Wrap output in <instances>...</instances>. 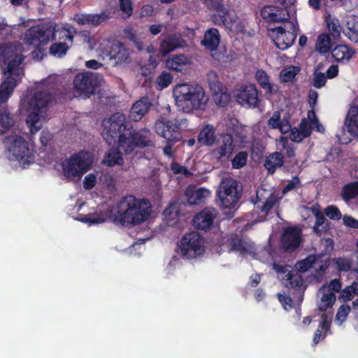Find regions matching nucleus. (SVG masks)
Instances as JSON below:
<instances>
[{
  "label": "nucleus",
  "mask_w": 358,
  "mask_h": 358,
  "mask_svg": "<svg viewBox=\"0 0 358 358\" xmlns=\"http://www.w3.org/2000/svg\"><path fill=\"white\" fill-rule=\"evenodd\" d=\"M210 192L205 188L194 189V187H189L185 191V196L189 204H197L203 201L206 198L208 197Z\"/></svg>",
  "instance_id": "33"
},
{
  "label": "nucleus",
  "mask_w": 358,
  "mask_h": 358,
  "mask_svg": "<svg viewBox=\"0 0 358 358\" xmlns=\"http://www.w3.org/2000/svg\"><path fill=\"white\" fill-rule=\"evenodd\" d=\"M234 145L231 134H222L217 141L216 146L211 150L212 157L220 161H224L233 153Z\"/></svg>",
  "instance_id": "22"
},
{
  "label": "nucleus",
  "mask_w": 358,
  "mask_h": 358,
  "mask_svg": "<svg viewBox=\"0 0 358 358\" xmlns=\"http://www.w3.org/2000/svg\"><path fill=\"white\" fill-rule=\"evenodd\" d=\"M103 40L99 41L98 38L96 36H90L85 35L84 36V42L87 44L88 47L90 49H94L96 48V44L101 43ZM100 44H99V45Z\"/></svg>",
  "instance_id": "60"
},
{
  "label": "nucleus",
  "mask_w": 358,
  "mask_h": 358,
  "mask_svg": "<svg viewBox=\"0 0 358 358\" xmlns=\"http://www.w3.org/2000/svg\"><path fill=\"white\" fill-rule=\"evenodd\" d=\"M119 6L124 17L127 18L132 15L133 6L131 0H118Z\"/></svg>",
  "instance_id": "53"
},
{
  "label": "nucleus",
  "mask_w": 358,
  "mask_h": 358,
  "mask_svg": "<svg viewBox=\"0 0 358 358\" xmlns=\"http://www.w3.org/2000/svg\"><path fill=\"white\" fill-rule=\"evenodd\" d=\"M300 241L301 231L299 229L288 227L284 230L281 243L285 249L292 251L299 245Z\"/></svg>",
  "instance_id": "26"
},
{
  "label": "nucleus",
  "mask_w": 358,
  "mask_h": 358,
  "mask_svg": "<svg viewBox=\"0 0 358 358\" xmlns=\"http://www.w3.org/2000/svg\"><path fill=\"white\" fill-rule=\"evenodd\" d=\"M150 136L151 132L147 128H143L136 132H131L129 129L117 138L118 149L129 154L134 151L136 148L150 146L152 145Z\"/></svg>",
  "instance_id": "11"
},
{
  "label": "nucleus",
  "mask_w": 358,
  "mask_h": 358,
  "mask_svg": "<svg viewBox=\"0 0 358 358\" xmlns=\"http://www.w3.org/2000/svg\"><path fill=\"white\" fill-rule=\"evenodd\" d=\"M71 45L62 42L53 43L50 48V53L54 57H62L66 54Z\"/></svg>",
  "instance_id": "50"
},
{
  "label": "nucleus",
  "mask_w": 358,
  "mask_h": 358,
  "mask_svg": "<svg viewBox=\"0 0 358 358\" xmlns=\"http://www.w3.org/2000/svg\"><path fill=\"white\" fill-rule=\"evenodd\" d=\"M343 224L348 227L357 229L358 220L350 215H344L343 217Z\"/></svg>",
  "instance_id": "63"
},
{
  "label": "nucleus",
  "mask_w": 358,
  "mask_h": 358,
  "mask_svg": "<svg viewBox=\"0 0 358 358\" xmlns=\"http://www.w3.org/2000/svg\"><path fill=\"white\" fill-rule=\"evenodd\" d=\"M268 124L272 129H278L282 134H286L290 131L289 138L295 142H301L303 138L309 136L313 129H316L320 133H324L325 130L317 118L313 110L308 111L307 118L302 120L299 128L294 127L291 129L289 121L285 119H280L279 111L273 113L268 121Z\"/></svg>",
  "instance_id": "5"
},
{
  "label": "nucleus",
  "mask_w": 358,
  "mask_h": 358,
  "mask_svg": "<svg viewBox=\"0 0 358 358\" xmlns=\"http://www.w3.org/2000/svg\"><path fill=\"white\" fill-rule=\"evenodd\" d=\"M108 18L106 13L100 14L78 13L74 15V20L80 25L97 26Z\"/></svg>",
  "instance_id": "29"
},
{
  "label": "nucleus",
  "mask_w": 358,
  "mask_h": 358,
  "mask_svg": "<svg viewBox=\"0 0 358 358\" xmlns=\"http://www.w3.org/2000/svg\"><path fill=\"white\" fill-rule=\"evenodd\" d=\"M295 15V10L292 8L289 10L281 9L273 6H266L261 10L262 17L268 22H287Z\"/></svg>",
  "instance_id": "23"
},
{
  "label": "nucleus",
  "mask_w": 358,
  "mask_h": 358,
  "mask_svg": "<svg viewBox=\"0 0 358 358\" xmlns=\"http://www.w3.org/2000/svg\"><path fill=\"white\" fill-rule=\"evenodd\" d=\"M299 29V24L295 16L285 22L283 27L272 29L273 40L276 47L281 50L289 48L294 43Z\"/></svg>",
  "instance_id": "12"
},
{
  "label": "nucleus",
  "mask_w": 358,
  "mask_h": 358,
  "mask_svg": "<svg viewBox=\"0 0 358 358\" xmlns=\"http://www.w3.org/2000/svg\"><path fill=\"white\" fill-rule=\"evenodd\" d=\"M180 255L185 259H194L203 255L204 242L197 232H190L182 236L178 245Z\"/></svg>",
  "instance_id": "14"
},
{
  "label": "nucleus",
  "mask_w": 358,
  "mask_h": 358,
  "mask_svg": "<svg viewBox=\"0 0 358 358\" xmlns=\"http://www.w3.org/2000/svg\"><path fill=\"white\" fill-rule=\"evenodd\" d=\"M122 157L120 151L114 149L110 150L105 155L103 163L108 166L121 165L122 164Z\"/></svg>",
  "instance_id": "46"
},
{
  "label": "nucleus",
  "mask_w": 358,
  "mask_h": 358,
  "mask_svg": "<svg viewBox=\"0 0 358 358\" xmlns=\"http://www.w3.org/2000/svg\"><path fill=\"white\" fill-rule=\"evenodd\" d=\"M156 133L166 141H180L178 126L171 121L157 120L155 124Z\"/></svg>",
  "instance_id": "24"
},
{
  "label": "nucleus",
  "mask_w": 358,
  "mask_h": 358,
  "mask_svg": "<svg viewBox=\"0 0 358 358\" xmlns=\"http://www.w3.org/2000/svg\"><path fill=\"white\" fill-rule=\"evenodd\" d=\"M326 23L331 36L335 39L340 37L342 27L339 23V20L335 16L328 15L326 17Z\"/></svg>",
  "instance_id": "44"
},
{
  "label": "nucleus",
  "mask_w": 358,
  "mask_h": 358,
  "mask_svg": "<svg viewBox=\"0 0 358 358\" xmlns=\"http://www.w3.org/2000/svg\"><path fill=\"white\" fill-rule=\"evenodd\" d=\"M182 46L183 41L180 39L179 36L176 34L170 35L166 36L161 42L160 52L165 55Z\"/></svg>",
  "instance_id": "32"
},
{
  "label": "nucleus",
  "mask_w": 358,
  "mask_h": 358,
  "mask_svg": "<svg viewBox=\"0 0 358 358\" xmlns=\"http://www.w3.org/2000/svg\"><path fill=\"white\" fill-rule=\"evenodd\" d=\"M52 100L47 92H29L21 101V109L28 113L27 124L31 134L37 133L48 120L47 108Z\"/></svg>",
  "instance_id": "4"
},
{
  "label": "nucleus",
  "mask_w": 358,
  "mask_h": 358,
  "mask_svg": "<svg viewBox=\"0 0 358 358\" xmlns=\"http://www.w3.org/2000/svg\"><path fill=\"white\" fill-rule=\"evenodd\" d=\"M327 81V76L322 73L317 72V69L315 70L313 76V85L317 88H320L324 86Z\"/></svg>",
  "instance_id": "56"
},
{
  "label": "nucleus",
  "mask_w": 358,
  "mask_h": 358,
  "mask_svg": "<svg viewBox=\"0 0 358 358\" xmlns=\"http://www.w3.org/2000/svg\"><path fill=\"white\" fill-rule=\"evenodd\" d=\"M164 220L169 226L175 225L178 220V206L177 203H171L164 211Z\"/></svg>",
  "instance_id": "40"
},
{
  "label": "nucleus",
  "mask_w": 358,
  "mask_h": 358,
  "mask_svg": "<svg viewBox=\"0 0 358 358\" xmlns=\"http://www.w3.org/2000/svg\"><path fill=\"white\" fill-rule=\"evenodd\" d=\"M321 319L319 327L314 333L313 345H316L321 340L324 339L330 330L332 320L330 315H321Z\"/></svg>",
  "instance_id": "31"
},
{
  "label": "nucleus",
  "mask_w": 358,
  "mask_h": 358,
  "mask_svg": "<svg viewBox=\"0 0 358 358\" xmlns=\"http://www.w3.org/2000/svg\"><path fill=\"white\" fill-rule=\"evenodd\" d=\"M173 96L177 108L187 113L205 110L209 101L203 87L196 83L176 85L173 88Z\"/></svg>",
  "instance_id": "3"
},
{
  "label": "nucleus",
  "mask_w": 358,
  "mask_h": 358,
  "mask_svg": "<svg viewBox=\"0 0 358 358\" xmlns=\"http://www.w3.org/2000/svg\"><path fill=\"white\" fill-rule=\"evenodd\" d=\"M98 173H92L87 174L83 181V187L85 189H92L97 182Z\"/></svg>",
  "instance_id": "54"
},
{
  "label": "nucleus",
  "mask_w": 358,
  "mask_h": 358,
  "mask_svg": "<svg viewBox=\"0 0 358 358\" xmlns=\"http://www.w3.org/2000/svg\"><path fill=\"white\" fill-rule=\"evenodd\" d=\"M207 81L214 103L220 107L227 106L230 101L231 96L227 87L220 82L217 73L210 71L207 74Z\"/></svg>",
  "instance_id": "19"
},
{
  "label": "nucleus",
  "mask_w": 358,
  "mask_h": 358,
  "mask_svg": "<svg viewBox=\"0 0 358 358\" xmlns=\"http://www.w3.org/2000/svg\"><path fill=\"white\" fill-rule=\"evenodd\" d=\"M248 155L245 152H238L231 160V164L234 169H240L246 164Z\"/></svg>",
  "instance_id": "52"
},
{
  "label": "nucleus",
  "mask_w": 358,
  "mask_h": 358,
  "mask_svg": "<svg viewBox=\"0 0 358 358\" xmlns=\"http://www.w3.org/2000/svg\"><path fill=\"white\" fill-rule=\"evenodd\" d=\"M150 102L148 99H141L134 103L129 113V119L138 122L146 114L150 107Z\"/></svg>",
  "instance_id": "30"
},
{
  "label": "nucleus",
  "mask_w": 358,
  "mask_h": 358,
  "mask_svg": "<svg viewBox=\"0 0 358 358\" xmlns=\"http://www.w3.org/2000/svg\"><path fill=\"white\" fill-rule=\"evenodd\" d=\"M336 301V295L330 292L326 285H324L317 294V306L320 311H326Z\"/></svg>",
  "instance_id": "28"
},
{
  "label": "nucleus",
  "mask_w": 358,
  "mask_h": 358,
  "mask_svg": "<svg viewBox=\"0 0 358 358\" xmlns=\"http://www.w3.org/2000/svg\"><path fill=\"white\" fill-rule=\"evenodd\" d=\"M355 295L358 296V282L356 281L341 291L338 300L342 302H350Z\"/></svg>",
  "instance_id": "41"
},
{
  "label": "nucleus",
  "mask_w": 358,
  "mask_h": 358,
  "mask_svg": "<svg viewBox=\"0 0 358 358\" xmlns=\"http://www.w3.org/2000/svg\"><path fill=\"white\" fill-rule=\"evenodd\" d=\"M341 196L345 202L358 197V181L350 182L344 185L341 191Z\"/></svg>",
  "instance_id": "43"
},
{
  "label": "nucleus",
  "mask_w": 358,
  "mask_h": 358,
  "mask_svg": "<svg viewBox=\"0 0 358 358\" xmlns=\"http://www.w3.org/2000/svg\"><path fill=\"white\" fill-rule=\"evenodd\" d=\"M345 26L352 34H358V17L348 15L345 18Z\"/></svg>",
  "instance_id": "51"
},
{
  "label": "nucleus",
  "mask_w": 358,
  "mask_h": 358,
  "mask_svg": "<svg viewBox=\"0 0 358 358\" xmlns=\"http://www.w3.org/2000/svg\"><path fill=\"white\" fill-rule=\"evenodd\" d=\"M235 250L240 251L243 254L253 255V247L251 245H246V243L238 241V245L236 246Z\"/></svg>",
  "instance_id": "61"
},
{
  "label": "nucleus",
  "mask_w": 358,
  "mask_h": 358,
  "mask_svg": "<svg viewBox=\"0 0 358 358\" xmlns=\"http://www.w3.org/2000/svg\"><path fill=\"white\" fill-rule=\"evenodd\" d=\"M324 213L327 217L331 220H338L341 218V213L339 209L334 206H330L324 209Z\"/></svg>",
  "instance_id": "55"
},
{
  "label": "nucleus",
  "mask_w": 358,
  "mask_h": 358,
  "mask_svg": "<svg viewBox=\"0 0 358 358\" xmlns=\"http://www.w3.org/2000/svg\"><path fill=\"white\" fill-rule=\"evenodd\" d=\"M355 52L346 45H338L331 51L333 57L341 62H348L354 56Z\"/></svg>",
  "instance_id": "36"
},
{
  "label": "nucleus",
  "mask_w": 358,
  "mask_h": 358,
  "mask_svg": "<svg viewBox=\"0 0 358 358\" xmlns=\"http://www.w3.org/2000/svg\"><path fill=\"white\" fill-rule=\"evenodd\" d=\"M227 130L231 135L234 134L238 138L241 143H245L247 138L246 127L239 123L235 118L229 119L226 123Z\"/></svg>",
  "instance_id": "34"
},
{
  "label": "nucleus",
  "mask_w": 358,
  "mask_h": 358,
  "mask_svg": "<svg viewBox=\"0 0 358 358\" xmlns=\"http://www.w3.org/2000/svg\"><path fill=\"white\" fill-rule=\"evenodd\" d=\"M23 46L20 43L0 45V65L3 68L6 78L0 86V102L4 103L10 97L15 87L24 75L22 65L24 57Z\"/></svg>",
  "instance_id": "2"
},
{
  "label": "nucleus",
  "mask_w": 358,
  "mask_h": 358,
  "mask_svg": "<svg viewBox=\"0 0 358 358\" xmlns=\"http://www.w3.org/2000/svg\"><path fill=\"white\" fill-rule=\"evenodd\" d=\"M219 2H213L210 5L215 7L217 14L215 15V22L222 24L234 32H242L245 28V22L240 20L234 11H229Z\"/></svg>",
  "instance_id": "16"
},
{
  "label": "nucleus",
  "mask_w": 358,
  "mask_h": 358,
  "mask_svg": "<svg viewBox=\"0 0 358 358\" xmlns=\"http://www.w3.org/2000/svg\"><path fill=\"white\" fill-rule=\"evenodd\" d=\"M283 162L282 154L280 152H273L268 157L264 166L268 173H273L277 168L282 166Z\"/></svg>",
  "instance_id": "39"
},
{
  "label": "nucleus",
  "mask_w": 358,
  "mask_h": 358,
  "mask_svg": "<svg viewBox=\"0 0 358 358\" xmlns=\"http://www.w3.org/2000/svg\"><path fill=\"white\" fill-rule=\"evenodd\" d=\"M151 212L148 200L138 199L132 195L123 197L115 205L102 206L99 212L90 213L77 218L88 225L103 223L108 220L122 224H137L145 221Z\"/></svg>",
  "instance_id": "1"
},
{
  "label": "nucleus",
  "mask_w": 358,
  "mask_h": 358,
  "mask_svg": "<svg viewBox=\"0 0 358 358\" xmlns=\"http://www.w3.org/2000/svg\"><path fill=\"white\" fill-rule=\"evenodd\" d=\"M215 216L214 208H205L194 217L193 224L197 229H208L212 226Z\"/></svg>",
  "instance_id": "27"
},
{
  "label": "nucleus",
  "mask_w": 358,
  "mask_h": 358,
  "mask_svg": "<svg viewBox=\"0 0 358 358\" xmlns=\"http://www.w3.org/2000/svg\"><path fill=\"white\" fill-rule=\"evenodd\" d=\"M331 48V42L328 34L322 33L317 36L315 43L316 50L321 53H327Z\"/></svg>",
  "instance_id": "45"
},
{
  "label": "nucleus",
  "mask_w": 358,
  "mask_h": 358,
  "mask_svg": "<svg viewBox=\"0 0 358 358\" xmlns=\"http://www.w3.org/2000/svg\"><path fill=\"white\" fill-rule=\"evenodd\" d=\"M215 140L214 127L210 124L204 126L199 134V142L203 145L211 146L215 143Z\"/></svg>",
  "instance_id": "38"
},
{
  "label": "nucleus",
  "mask_w": 358,
  "mask_h": 358,
  "mask_svg": "<svg viewBox=\"0 0 358 358\" xmlns=\"http://www.w3.org/2000/svg\"><path fill=\"white\" fill-rule=\"evenodd\" d=\"M101 134L108 145L116 142L119 136L129 129L124 115L117 113L102 122Z\"/></svg>",
  "instance_id": "13"
},
{
  "label": "nucleus",
  "mask_w": 358,
  "mask_h": 358,
  "mask_svg": "<svg viewBox=\"0 0 358 358\" xmlns=\"http://www.w3.org/2000/svg\"><path fill=\"white\" fill-rule=\"evenodd\" d=\"M278 299L285 311L297 313L301 310L300 303L302 301V296L299 297L297 303H294L290 297L282 294H278Z\"/></svg>",
  "instance_id": "47"
},
{
  "label": "nucleus",
  "mask_w": 358,
  "mask_h": 358,
  "mask_svg": "<svg viewBox=\"0 0 358 358\" xmlns=\"http://www.w3.org/2000/svg\"><path fill=\"white\" fill-rule=\"evenodd\" d=\"M91 153L81 151L66 159L62 164L63 176L69 181H79L84 173L87 172L93 164Z\"/></svg>",
  "instance_id": "7"
},
{
  "label": "nucleus",
  "mask_w": 358,
  "mask_h": 358,
  "mask_svg": "<svg viewBox=\"0 0 358 358\" xmlns=\"http://www.w3.org/2000/svg\"><path fill=\"white\" fill-rule=\"evenodd\" d=\"M355 135H358V106L350 108L345 120L342 134H337V137L341 143L347 144L351 141L352 136Z\"/></svg>",
  "instance_id": "20"
},
{
  "label": "nucleus",
  "mask_w": 358,
  "mask_h": 358,
  "mask_svg": "<svg viewBox=\"0 0 358 358\" xmlns=\"http://www.w3.org/2000/svg\"><path fill=\"white\" fill-rule=\"evenodd\" d=\"M171 169L176 174H181L185 176H189L192 175L190 171L186 167L181 166L176 162L171 163Z\"/></svg>",
  "instance_id": "58"
},
{
  "label": "nucleus",
  "mask_w": 358,
  "mask_h": 358,
  "mask_svg": "<svg viewBox=\"0 0 358 358\" xmlns=\"http://www.w3.org/2000/svg\"><path fill=\"white\" fill-rule=\"evenodd\" d=\"M236 101L242 107L255 108L258 107L260 102L258 90L253 84L242 85L232 92Z\"/></svg>",
  "instance_id": "18"
},
{
  "label": "nucleus",
  "mask_w": 358,
  "mask_h": 358,
  "mask_svg": "<svg viewBox=\"0 0 358 358\" xmlns=\"http://www.w3.org/2000/svg\"><path fill=\"white\" fill-rule=\"evenodd\" d=\"M191 64V58L182 54L173 55L169 57L165 62L166 69L180 73L187 71Z\"/></svg>",
  "instance_id": "25"
},
{
  "label": "nucleus",
  "mask_w": 358,
  "mask_h": 358,
  "mask_svg": "<svg viewBox=\"0 0 358 358\" xmlns=\"http://www.w3.org/2000/svg\"><path fill=\"white\" fill-rule=\"evenodd\" d=\"M300 71V67L297 66H286L280 73V80L283 83L291 82L295 78Z\"/></svg>",
  "instance_id": "48"
},
{
  "label": "nucleus",
  "mask_w": 358,
  "mask_h": 358,
  "mask_svg": "<svg viewBox=\"0 0 358 358\" xmlns=\"http://www.w3.org/2000/svg\"><path fill=\"white\" fill-rule=\"evenodd\" d=\"M336 268L339 271H347L351 268V262L349 259L345 258H337L334 260Z\"/></svg>",
  "instance_id": "57"
},
{
  "label": "nucleus",
  "mask_w": 358,
  "mask_h": 358,
  "mask_svg": "<svg viewBox=\"0 0 358 358\" xmlns=\"http://www.w3.org/2000/svg\"><path fill=\"white\" fill-rule=\"evenodd\" d=\"M5 143L8 150V158L20 167L25 169L34 161V150L24 139L18 135H11L6 138Z\"/></svg>",
  "instance_id": "8"
},
{
  "label": "nucleus",
  "mask_w": 358,
  "mask_h": 358,
  "mask_svg": "<svg viewBox=\"0 0 358 358\" xmlns=\"http://www.w3.org/2000/svg\"><path fill=\"white\" fill-rule=\"evenodd\" d=\"M0 124L4 128H8L13 124V120L8 113H3L0 115Z\"/></svg>",
  "instance_id": "62"
},
{
  "label": "nucleus",
  "mask_w": 358,
  "mask_h": 358,
  "mask_svg": "<svg viewBox=\"0 0 358 358\" xmlns=\"http://www.w3.org/2000/svg\"><path fill=\"white\" fill-rule=\"evenodd\" d=\"M318 206H313L312 207L302 206L300 208V213L304 220L308 219L310 216H314L315 210H318Z\"/></svg>",
  "instance_id": "59"
},
{
  "label": "nucleus",
  "mask_w": 358,
  "mask_h": 358,
  "mask_svg": "<svg viewBox=\"0 0 358 358\" xmlns=\"http://www.w3.org/2000/svg\"><path fill=\"white\" fill-rule=\"evenodd\" d=\"M314 217H315V223L313 227V231L318 235L324 234L328 229L327 220L320 210V208L315 210Z\"/></svg>",
  "instance_id": "42"
},
{
  "label": "nucleus",
  "mask_w": 358,
  "mask_h": 358,
  "mask_svg": "<svg viewBox=\"0 0 358 358\" xmlns=\"http://www.w3.org/2000/svg\"><path fill=\"white\" fill-rule=\"evenodd\" d=\"M99 56L103 59L113 60L115 64L122 63L129 57V51L122 45L103 39L96 48Z\"/></svg>",
  "instance_id": "17"
},
{
  "label": "nucleus",
  "mask_w": 358,
  "mask_h": 358,
  "mask_svg": "<svg viewBox=\"0 0 358 358\" xmlns=\"http://www.w3.org/2000/svg\"><path fill=\"white\" fill-rule=\"evenodd\" d=\"M96 76L93 73L84 72L78 73L73 80V85L76 90L80 95L89 96L93 94L94 87L96 85Z\"/></svg>",
  "instance_id": "21"
},
{
  "label": "nucleus",
  "mask_w": 358,
  "mask_h": 358,
  "mask_svg": "<svg viewBox=\"0 0 358 358\" xmlns=\"http://www.w3.org/2000/svg\"><path fill=\"white\" fill-rule=\"evenodd\" d=\"M255 79L266 93L273 94L277 92V85L270 82L269 76L266 71L257 70L255 73Z\"/></svg>",
  "instance_id": "37"
},
{
  "label": "nucleus",
  "mask_w": 358,
  "mask_h": 358,
  "mask_svg": "<svg viewBox=\"0 0 358 358\" xmlns=\"http://www.w3.org/2000/svg\"><path fill=\"white\" fill-rule=\"evenodd\" d=\"M300 181L297 178H293L283 189L282 192L279 190L273 189H265L263 187L259 188L257 190V203L261 204L258 207L261 208L262 215L257 221L261 222L264 220V217L273 207L279 203L282 198V194L294 189L299 187Z\"/></svg>",
  "instance_id": "10"
},
{
  "label": "nucleus",
  "mask_w": 358,
  "mask_h": 358,
  "mask_svg": "<svg viewBox=\"0 0 358 358\" xmlns=\"http://www.w3.org/2000/svg\"><path fill=\"white\" fill-rule=\"evenodd\" d=\"M317 257L313 255L308 256L306 259L297 262L295 265L296 270L289 265L273 264V269L278 273L286 287H300L303 284V279L299 273H304L316 263Z\"/></svg>",
  "instance_id": "9"
},
{
  "label": "nucleus",
  "mask_w": 358,
  "mask_h": 358,
  "mask_svg": "<svg viewBox=\"0 0 358 358\" xmlns=\"http://www.w3.org/2000/svg\"><path fill=\"white\" fill-rule=\"evenodd\" d=\"M217 196L223 208H235L240 198L237 181L231 178L223 179L218 188Z\"/></svg>",
  "instance_id": "15"
},
{
  "label": "nucleus",
  "mask_w": 358,
  "mask_h": 358,
  "mask_svg": "<svg viewBox=\"0 0 358 358\" xmlns=\"http://www.w3.org/2000/svg\"><path fill=\"white\" fill-rule=\"evenodd\" d=\"M173 81V76L166 71H162L156 78V87L159 90L166 88Z\"/></svg>",
  "instance_id": "49"
},
{
  "label": "nucleus",
  "mask_w": 358,
  "mask_h": 358,
  "mask_svg": "<svg viewBox=\"0 0 358 358\" xmlns=\"http://www.w3.org/2000/svg\"><path fill=\"white\" fill-rule=\"evenodd\" d=\"M220 41V36L219 31L215 28H211L205 32L201 43L208 50L214 51L217 48Z\"/></svg>",
  "instance_id": "35"
},
{
  "label": "nucleus",
  "mask_w": 358,
  "mask_h": 358,
  "mask_svg": "<svg viewBox=\"0 0 358 358\" xmlns=\"http://www.w3.org/2000/svg\"><path fill=\"white\" fill-rule=\"evenodd\" d=\"M327 289L333 292H338L342 290L341 289V287H342V285H341V282H340V280H337V279H334L332 280L329 285L327 286Z\"/></svg>",
  "instance_id": "64"
},
{
  "label": "nucleus",
  "mask_w": 358,
  "mask_h": 358,
  "mask_svg": "<svg viewBox=\"0 0 358 358\" xmlns=\"http://www.w3.org/2000/svg\"><path fill=\"white\" fill-rule=\"evenodd\" d=\"M76 30L68 24L56 25L43 24L30 28L25 34L24 40L27 45L39 47L45 45L53 38L67 39L72 45Z\"/></svg>",
  "instance_id": "6"
}]
</instances>
